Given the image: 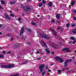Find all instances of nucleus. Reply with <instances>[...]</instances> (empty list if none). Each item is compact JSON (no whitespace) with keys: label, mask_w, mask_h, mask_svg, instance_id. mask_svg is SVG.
I'll return each instance as SVG.
<instances>
[{"label":"nucleus","mask_w":76,"mask_h":76,"mask_svg":"<svg viewBox=\"0 0 76 76\" xmlns=\"http://www.w3.org/2000/svg\"><path fill=\"white\" fill-rule=\"evenodd\" d=\"M72 58H73V59H75V57L74 56H73L72 57Z\"/></svg>","instance_id":"864d4df0"},{"label":"nucleus","mask_w":76,"mask_h":76,"mask_svg":"<svg viewBox=\"0 0 76 76\" xmlns=\"http://www.w3.org/2000/svg\"><path fill=\"white\" fill-rule=\"evenodd\" d=\"M26 29L29 32H32V31L31 29H28V28H27Z\"/></svg>","instance_id":"b1692460"},{"label":"nucleus","mask_w":76,"mask_h":76,"mask_svg":"<svg viewBox=\"0 0 76 76\" xmlns=\"http://www.w3.org/2000/svg\"><path fill=\"white\" fill-rule=\"evenodd\" d=\"M18 59H19V58H20V57H18Z\"/></svg>","instance_id":"338daca9"},{"label":"nucleus","mask_w":76,"mask_h":76,"mask_svg":"<svg viewBox=\"0 0 76 76\" xmlns=\"http://www.w3.org/2000/svg\"><path fill=\"white\" fill-rule=\"evenodd\" d=\"M45 69L46 70H48V67H47V66L45 67Z\"/></svg>","instance_id":"c9c22d12"},{"label":"nucleus","mask_w":76,"mask_h":76,"mask_svg":"<svg viewBox=\"0 0 76 76\" xmlns=\"http://www.w3.org/2000/svg\"><path fill=\"white\" fill-rule=\"evenodd\" d=\"M53 47H54V48H55V49H57V48H58V46L57 45H53Z\"/></svg>","instance_id":"f3484780"},{"label":"nucleus","mask_w":76,"mask_h":76,"mask_svg":"<svg viewBox=\"0 0 76 76\" xmlns=\"http://www.w3.org/2000/svg\"><path fill=\"white\" fill-rule=\"evenodd\" d=\"M7 37H12V34H7Z\"/></svg>","instance_id":"393cba45"},{"label":"nucleus","mask_w":76,"mask_h":76,"mask_svg":"<svg viewBox=\"0 0 76 76\" xmlns=\"http://www.w3.org/2000/svg\"><path fill=\"white\" fill-rule=\"evenodd\" d=\"M40 36L41 37H43L44 38H45V39H48V38H49V37H48V36H45L42 34H40Z\"/></svg>","instance_id":"39448f33"},{"label":"nucleus","mask_w":76,"mask_h":76,"mask_svg":"<svg viewBox=\"0 0 76 76\" xmlns=\"http://www.w3.org/2000/svg\"><path fill=\"white\" fill-rule=\"evenodd\" d=\"M58 73H61V70H58Z\"/></svg>","instance_id":"72a5a7b5"},{"label":"nucleus","mask_w":76,"mask_h":76,"mask_svg":"<svg viewBox=\"0 0 76 76\" xmlns=\"http://www.w3.org/2000/svg\"><path fill=\"white\" fill-rule=\"evenodd\" d=\"M65 69H66L63 68L62 69V71H64V70H65Z\"/></svg>","instance_id":"3c124183"},{"label":"nucleus","mask_w":76,"mask_h":76,"mask_svg":"<svg viewBox=\"0 0 76 76\" xmlns=\"http://www.w3.org/2000/svg\"><path fill=\"white\" fill-rule=\"evenodd\" d=\"M67 63H68L66 60L65 61V62L64 64V67H66L67 66Z\"/></svg>","instance_id":"6e6552de"},{"label":"nucleus","mask_w":76,"mask_h":76,"mask_svg":"<svg viewBox=\"0 0 76 76\" xmlns=\"http://www.w3.org/2000/svg\"><path fill=\"white\" fill-rule=\"evenodd\" d=\"M48 5L49 6H53V4H52V2H50L48 3Z\"/></svg>","instance_id":"dca6fc26"},{"label":"nucleus","mask_w":76,"mask_h":76,"mask_svg":"<svg viewBox=\"0 0 76 76\" xmlns=\"http://www.w3.org/2000/svg\"><path fill=\"white\" fill-rule=\"evenodd\" d=\"M51 54H54V52H53L51 53Z\"/></svg>","instance_id":"bf43d9fd"},{"label":"nucleus","mask_w":76,"mask_h":76,"mask_svg":"<svg viewBox=\"0 0 76 76\" xmlns=\"http://www.w3.org/2000/svg\"><path fill=\"white\" fill-rule=\"evenodd\" d=\"M1 27H3V25L0 24V28H1Z\"/></svg>","instance_id":"49530a36"},{"label":"nucleus","mask_w":76,"mask_h":76,"mask_svg":"<svg viewBox=\"0 0 76 76\" xmlns=\"http://www.w3.org/2000/svg\"><path fill=\"white\" fill-rule=\"evenodd\" d=\"M5 16L6 18L8 19V20H10L11 19V18L10 17H9L8 16V15H7V14H5Z\"/></svg>","instance_id":"423d86ee"},{"label":"nucleus","mask_w":76,"mask_h":76,"mask_svg":"<svg viewBox=\"0 0 76 76\" xmlns=\"http://www.w3.org/2000/svg\"><path fill=\"white\" fill-rule=\"evenodd\" d=\"M13 38L12 37L11 41H13Z\"/></svg>","instance_id":"5fc2aeb1"},{"label":"nucleus","mask_w":76,"mask_h":76,"mask_svg":"<svg viewBox=\"0 0 76 76\" xmlns=\"http://www.w3.org/2000/svg\"><path fill=\"white\" fill-rule=\"evenodd\" d=\"M31 42H28V45H31Z\"/></svg>","instance_id":"de8ad7c7"},{"label":"nucleus","mask_w":76,"mask_h":76,"mask_svg":"<svg viewBox=\"0 0 76 76\" xmlns=\"http://www.w3.org/2000/svg\"><path fill=\"white\" fill-rule=\"evenodd\" d=\"M68 43V44H71V42H69Z\"/></svg>","instance_id":"69168bd1"},{"label":"nucleus","mask_w":76,"mask_h":76,"mask_svg":"<svg viewBox=\"0 0 76 76\" xmlns=\"http://www.w3.org/2000/svg\"><path fill=\"white\" fill-rule=\"evenodd\" d=\"M22 38L23 40H25V37H22Z\"/></svg>","instance_id":"e433bc0d"},{"label":"nucleus","mask_w":76,"mask_h":76,"mask_svg":"<svg viewBox=\"0 0 76 76\" xmlns=\"http://www.w3.org/2000/svg\"><path fill=\"white\" fill-rule=\"evenodd\" d=\"M42 5H43V4H42L41 3H40L39 4V7H41V6H42Z\"/></svg>","instance_id":"4be33fe9"},{"label":"nucleus","mask_w":76,"mask_h":76,"mask_svg":"<svg viewBox=\"0 0 76 76\" xmlns=\"http://www.w3.org/2000/svg\"><path fill=\"white\" fill-rule=\"evenodd\" d=\"M53 64H51V66H53Z\"/></svg>","instance_id":"774afa93"},{"label":"nucleus","mask_w":76,"mask_h":76,"mask_svg":"<svg viewBox=\"0 0 76 76\" xmlns=\"http://www.w3.org/2000/svg\"><path fill=\"white\" fill-rule=\"evenodd\" d=\"M18 76V74H17L14 75H11L10 76Z\"/></svg>","instance_id":"c85d7f7f"},{"label":"nucleus","mask_w":76,"mask_h":76,"mask_svg":"<svg viewBox=\"0 0 76 76\" xmlns=\"http://www.w3.org/2000/svg\"><path fill=\"white\" fill-rule=\"evenodd\" d=\"M48 72H51V70H50V69H48Z\"/></svg>","instance_id":"a18cd8bd"},{"label":"nucleus","mask_w":76,"mask_h":76,"mask_svg":"<svg viewBox=\"0 0 76 76\" xmlns=\"http://www.w3.org/2000/svg\"><path fill=\"white\" fill-rule=\"evenodd\" d=\"M73 12H74V13H75L76 14V10H74Z\"/></svg>","instance_id":"09e8293b"},{"label":"nucleus","mask_w":76,"mask_h":76,"mask_svg":"<svg viewBox=\"0 0 76 76\" xmlns=\"http://www.w3.org/2000/svg\"><path fill=\"white\" fill-rule=\"evenodd\" d=\"M63 51H65L66 52H67V53H69L70 52V51L69 49V48H64L63 49Z\"/></svg>","instance_id":"20e7f679"},{"label":"nucleus","mask_w":76,"mask_h":76,"mask_svg":"<svg viewBox=\"0 0 76 76\" xmlns=\"http://www.w3.org/2000/svg\"><path fill=\"white\" fill-rule=\"evenodd\" d=\"M48 50V49H46L45 50L46 53H47L48 54H50V50Z\"/></svg>","instance_id":"4468645a"},{"label":"nucleus","mask_w":76,"mask_h":76,"mask_svg":"<svg viewBox=\"0 0 76 76\" xmlns=\"http://www.w3.org/2000/svg\"><path fill=\"white\" fill-rule=\"evenodd\" d=\"M66 70H69V68H66Z\"/></svg>","instance_id":"052dcab7"},{"label":"nucleus","mask_w":76,"mask_h":76,"mask_svg":"<svg viewBox=\"0 0 76 76\" xmlns=\"http://www.w3.org/2000/svg\"><path fill=\"white\" fill-rule=\"evenodd\" d=\"M0 9H3V7H2L0 5Z\"/></svg>","instance_id":"c03bdc74"},{"label":"nucleus","mask_w":76,"mask_h":76,"mask_svg":"<svg viewBox=\"0 0 76 76\" xmlns=\"http://www.w3.org/2000/svg\"><path fill=\"white\" fill-rule=\"evenodd\" d=\"M1 66L2 67L4 68H8V69H11L14 67V65L12 64H10L8 65H1Z\"/></svg>","instance_id":"f03ea898"},{"label":"nucleus","mask_w":76,"mask_h":76,"mask_svg":"<svg viewBox=\"0 0 76 76\" xmlns=\"http://www.w3.org/2000/svg\"><path fill=\"white\" fill-rule=\"evenodd\" d=\"M4 57V56L3 55H0V58H2Z\"/></svg>","instance_id":"a878e982"},{"label":"nucleus","mask_w":76,"mask_h":76,"mask_svg":"<svg viewBox=\"0 0 76 76\" xmlns=\"http://www.w3.org/2000/svg\"><path fill=\"white\" fill-rule=\"evenodd\" d=\"M18 21H20V20H21V18H18Z\"/></svg>","instance_id":"a19ab883"},{"label":"nucleus","mask_w":76,"mask_h":76,"mask_svg":"<svg viewBox=\"0 0 76 76\" xmlns=\"http://www.w3.org/2000/svg\"><path fill=\"white\" fill-rule=\"evenodd\" d=\"M57 29H61V27H58L57 28Z\"/></svg>","instance_id":"58836bf2"},{"label":"nucleus","mask_w":76,"mask_h":76,"mask_svg":"<svg viewBox=\"0 0 76 76\" xmlns=\"http://www.w3.org/2000/svg\"><path fill=\"white\" fill-rule=\"evenodd\" d=\"M61 31H62V32H63V28H61Z\"/></svg>","instance_id":"6e6d98bb"},{"label":"nucleus","mask_w":76,"mask_h":76,"mask_svg":"<svg viewBox=\"0 0 76 76\" xmlns=\"http://www.w3.org/2000/svg\"><path fill=\"white\" fill-rule=\"evenodd\" d=\"M24 31V27H23L21 30V31L20 32V35H21L23 33V31Z\"/></svg>","instance_id":"0eeeda50"},{"label":"nucleus","mask_w":76,"mask_h":76,"mask_svg":"<svg viewBox=\"0 0 76 76\" xmlns=\"http://www.w3.org/2000/svg\"><path fill=\"white\" fill-rule=\"evenodd\" d=\"M70 39H71V40H75V39H76V38H75V37H70Z\"/></svg>","instance_id":"f8f14e48"},{"label":"nucleus","mask_w":76,"mask_h":76,"mask_svg":"<svg viewBox=\"0 0 76 76\" xmlns=\"http://www.w3.org/2000/svg\"><path fill=\"white\" fill-rule=\"evenodd\" d=\"M41 42L43 45H44L46 47H47V46L46 45V44L44 42V41H41Z\"/></svg>","instance_id":"1a4fd4ad"},{"label":"nucleus","mask_w":76,"mask_h":76,"mask_svg":"<svg viewBox=\"0 0 76 76\" xmlns=\"http://www.w3.org/2000/svg\"><path fill=\"white\" fill-rule=\"evenodd\" d=\"M15 3H16V1H10V3L11 4H15Z\"/></svg>","instance_id":"9d476101"},{"label":"nucleus","mask_w":76,"mask_h":76,"mask_svg":"<svg viewBox=\"0 0 76 76\" xmlns=\"http://www.w3.org/2000/svg\"><path fill=\"white\" fill-rule=\"evenodd\" d=\"M54 32V34L55 35H56V34H57V32H55V31L54 32Z\"/></svg>","instance_id":"2f4dec72"},{"label":"nucleus","mask_w":76,"mask_h":76,"mask_svg":"<svg viewBox=\"0 0 76 76\" xmlns=\"http://www.w3.org/2000/svg\"><path fill=\"white\" fill-rule=\"evenodd\" d=\"M66 61H67L68 62H72V59H70L69 60H66Z\"/></svg>","instance_id":"6ab92c4d"},{"label":"nucleus","mask_w":76,"mask_h":76,"mask_svg":"<svg viewBox=\"0 0 76 76\" xmlns=\"http://www.w3.org/2000/svg\"><path fill=\"white\" fill-rule=\"evenodd\" d=\"M60 58H59L58 57L56 56L55 57V59L56 60H58L60 59Z\"/></svg>","instance_id":"2eb2a0df"},{"label":"nucleus","mask_w":76,"mask_h":76,"mask_svg":"<svg viewBox=\"0 0 76 76\" xmlns=\"http://www.w3.org/2000/svg\"><path fill=\"white\" fill-rule=\"evenodd\" d=\"M11 53V52H10V51H9V52H7V54H10Z\"/></svg>","instance_id":"4c0bfd02"},{"label":"nucleus","mask_w":76,"mask_h":76,"mask_svg":"<svg viewBox=\"0 0 76 76\" xmlns=\"http://www.w3.org/2000/svg\"><path fill=\"white\" fill-rule=\"evenodd\" d=\"M37 17H39V15H37Z\"/></svg>","instance_id":"0e129e2a"},{"label":"nucleus","mask_w":76,"mask_h":76,"mask_svg":"<svg viewBox=\"0 0 76 76\" xmlns=\"http://www.w3.org/2000/svg\"><path fill=\"white\" fill-rule=\"evenodd\" d=\"M51 22L53 23H54L55 22V20L54 19H53L51 20Z\"/></svg>","instance_id":"473e14b6"},{"label":"nucleus","mask_w":76,"mask_h":76,"mask_svg":"<svg viewBox=\"0 0 76 76\" xmlns=\"http://www.w3.org/2000/svg\"><path fill=\"white\" fill-rule=\"evenodd\" d=\"M56 18L58 19H60V15L59 14H57L56 15Z\"/></svg>","instance_id":"a211bd4d"},{"label":"nucleus","mask_w":76,"mask_h":76,"mask_svg":"<svg viewBox=\"0 0 76 76\" xmlns=\"http://www.w3.org/2000/svg\"><path fill=\"white\" fill-rule=\"evenodd\" d=\"M37 54H39V52L38 51H37Z\"/></svg>","instance_id":"13d9d810"},{"label":"nucleus","mask_w":76,"mask_h":76,"mask_svg":"<svg viewBox=\"0 0 76 76\" xmlns=\"http://www.w3.org/2000/svg\"><path fill=\"white\" fill-rule=\"evenodd\" d=\"M74 64H76V61L74 62Z\"/></svg>","instance_id":"4d7b16f0"},{"label":"nucleus","mask_w":76,"mask_h":76,"mask_svg":"<svg viewBox=\"0 0 76 76\" xmlns=\"http://www.w3.org/2000/svg\"><path fill=\"white\" fill-rule=\"evenodd\" d=\"M76 39H75V40H74V41L72 43V44H75V43H76Z\"/></svg>","instance_id":"cd10ccee"},{"label":"nucleus","mask_w":76,"mask_h":76,"mask_svg":"<svg viewBox=\"0 0 76 76\" xmlns=\"http://www.w3.org/2000/svg\"><path fill=\"white\" fill-rule=\"evenodd\" d=\"M1 3H2L3 4H5V2H4V1L1 0Z\"/></svg>","instance_id":"5701e85b"},{"label":"nucleus","mask_w":76,"mask_h":76,"mask_svg":"<svg viewBox=\"0 0 76 76\" xmlns=\"http://www.w3.org/2000/svg\"><path fill=\"white\" fill-rule=\"evenodd\" d=\"M66 27H67V28H69V27L70 26V24H69V23H67V24H66Z\"/></svg>","instance_id":"bb28decb"},{"label":"nucleus","mask_w":76,"mask_h":76,"mask_svg":"<svg viewBox=\"0 0 76 76\" xmlns=\"http://www.w3.org/2000/svg\"><path fill=\"white\" fill-rule=\"evenodd\" d=\"M2 53L3 54H6V52L5 51H4L3 52V53Z\"/></svg>","instance_id":"79ce46f5"},{"label":"nucleus","mask_w":76,"mask_h":76,"mask_svg":"<svg viewBox=\"0 0 76 76\" xmlns=\"http://www.w3.org/2000/svg\"><path fill=\"white\" fill-rule=\"evenodd\" d=\"M72 72H73V73H75V72H76V71H72Z\"/></svg>","instance_id":"680f3d73"},{"label":"nucleus","mask_w":76,"mask_h":76,"mask_svg":"<svg viewBox=\"0 0 76 76\" xmlns=\"http://www.w3.org/2000/svg\"><path fill=\"white\" fill-rule=\"evenodd\" d=\"M42 3H46V2H45V1L43 0L42 1Z\"/></svg>","instance_id":"ea45409f"},{"label":"nucleus","mask_w":76,"mask_h":76,"mask_svg":"<svg viewBox=\"0 0 76 76\" xmlns=\"http://www.w3.org/2000/svg\"><path fill=\"white\" fill-rule=\"evenodd\" d=\"M2 32H0V35H2Z\"/></svg>","instance_id":"e2e57ef3"},{"label":"nucleus","mask_w":76,"mask_h":76,"mask_svg":"<svg viewBox=\"0 0 76 76\" xmlns=\"http://www.w3.org/2000/svg\"><path fill=\"white\" fill-rule=\"evenodd\" d=\"M28 63V61H26L25 62H23L22 63H21V64L20 65H22V64H26Z\"/></svg>","instance_id":"ddd939ff"},{"label":"nucleus","mask_w":76,"mask_h":76,"mask_svg":"<svg viewBox=\"0 0 76 76\" xmlns=\"http://www.w3.org/2000/svg\"><path fill=\"white\" fill-rule=\"evenodd\" d=\"M50 30H51L53 32H55V30L54 29H53L52 28H50Z\"/></svg>","instance_id":"7c9ffc66"},{"label":"nucleus","mask_w":76,"mask_h":76,"mask_svg":"<svg viewBox=\"0 0 76 76\" xmlns=\"http://www.w3.org/2000/svg\"><path fill=\"white\" fill-rule=\"evenodd\" d=\"M75 1H71V4L72 6H73V5H75Z\"/></svg>","instance_id":"9b49d317"},{"label":"nucleus","mask_w":76,"mask_h":76,"mask_svg":"<svg viewBox=\"0 0 76 76\" xmlns=\"http://www.w3.org/2000/svg\"><path fill=\"white\" fill-rule=\"evenodd\" d=\"M32 24L33 25H35V23H32Z\"/></svg>","instance_id":"37998d69"},{"label":"nucleus","mask_w":76,"mask_h":76,"mask_svg":"<svg viewBox=\"0 0 76 76\" xmlns=\"http://www.w3.org/2000/svg\"><path fill=\"white\" fill-rule=\"evenodd\" d=\"M72 32H73V34H76V29L72 31Z\"/></svg>","instance_id":"412c9836"},{"label":"nucleus","mask_w":76,"mask_h":76,"mask_svg":"<svg viewBox=\"0 0 76 76\" xmlns=\"http://www.w3.org/2000/svg\"><path fill=\"white\" fill-rule=\"evenodd\" d=\"M75 26V24H73L71 25V26L72 27H74Z\"/></svg>","instance_id":"f704fd0d"},{"label":"nucleus","mask_w":76,"mask_h":76,"mask_svg":"<svg viewBox=\"0 0 76 76\" xmlns=\"http://www.w3.org/2000/svg\"><path fill=\"white\" fill-rule=\"evenodd\" d=\"M74 20H76V18L75 17H74Z\"/></svg>","instance_id":"603ef678"},{"label":"nucleus","mask_w":76,"mask_h":76,"mask_svg":"<svg viewBox=\"0 0 76 76\" xmlns=\"http://www.w3.org/2000/svg\"><path fill=\"white\" fill-rule=\"evenodd\" d=\"M41 58H37V60H40V59H41Z\"/></svg>","instance_id":"8fccbe9b"},{"label":"nucleus","mask_w":76,"mask_h":76,"mask_svg":"<svg viewBox=\"0 0 76 76\" xmlns=\"http://www.w3.org/2000/svg\"><path fill=\"white\" fill-rule=\"evenodd\" d=\"M10 16H12V17H14V16H15L14 15L12 14H10Z\"/></svg>","instance_id":"c756f323"},{"label":"nucleus","mask_w":76,"mask_h":76,"mask_svg":"<svg viewBox=\"0 0 76 76\" xmlns=\"http://www.w3.org/2000/svg\"><path fill=\"white\" fill-rule=\"evenodd\" d=\"M21 7L25 11H28L31 9V8L29 6H24L23 4H21Z\"/></svg>","instance_id":"7ed1b4c3"},{"label":"nucleus","mask_w":76,"mask_h":76,"mask_svg":"<svg viewBox=\"0 0 76 76\" xmlns=\"http://www.w3.org/2000/svg\"><path fill=\"white\" fill-rule=\"evenodd\" d=\"M59 60L60 63H62V62H63L64 61L63 60V59L61 58H60Z\"/></svg>","instance_id":"aec40b11"},{"label":"nucleus","mask_w":76,"mask_h":76,"mask_svg":"<svg viewBox=\"0 0 76 76\" xmlns=\"http://www.w3.org/2000/svg\"><path fill=\"white\" fill-rule=\"evenodd\" d=\"M45 65L42 64L39 66V69L40 72H41L42 75L43 76H44L45 74V70L44 69V68L45 67Z\"/></svg>","instance_id":"f257e3e1"}]
</instances>
